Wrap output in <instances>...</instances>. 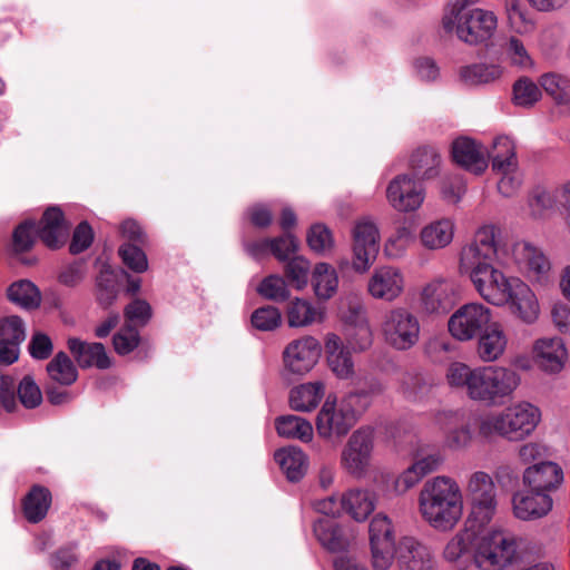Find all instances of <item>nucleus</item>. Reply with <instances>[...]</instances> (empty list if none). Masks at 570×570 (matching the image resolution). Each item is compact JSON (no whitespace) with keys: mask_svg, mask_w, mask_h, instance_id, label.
Listing matches in <instances>:
<instances>
[{"mask_svg":"<svg viewBox=\"0 0 570 570\" xmlns=\"http://www.w3.org/2000/svg\"><path fill=\"white\" fill-rule=\"evenodd\" d=\"M311 264L303 256H295L285 265V275L291 284L298 291L303 289L308 282Z\"/></svg>","mask_w":570,"mask_h":570,"instance_id":"5fc2aeb1","label":"nucleus"},{"mask_svg":"<svg viewBox=\"0 0 570 570\" xmlns=\"http://www.w3.org/2000/svg\"><path fill=\"white\" fill-rule=\"evenodd\" d=\"M414 242L415 234L413 228L405 223L401 224L386 239L384 244V254L386 257L392 259L401 258Z\"/></svg>","mask_w":570,"mask_h":570,"instance_id":"de8ad7c7","label":"nucleus"},{"mask_svg":"<svg viewBox=\"0 0 570 570\" xmlns=\"http://www.w3.org/2000/svg\"><path fill=\"white\" fill-rule=\"evenodd\" d=\"M535 364L548 373H559L568 360L564 343L559 337H544L534 342L532 347Z\"/></svg>","mask_w":570,"mask_h":570,"instance_id":"5701e85b","label":"nucleus"},{"mask_svg":"<svg viewBox=\"0 0 570 570\" xmlns=\"http://www.w3.org/2000/svg\"><path fill=\"white\" fill-rule=\"evenodd\" d=\"M514 257L531 281L544 283L548 279L551 265L539 248L527 242L519 243L514 247Z\"/></svg>","mask_w":570,"mask_h":570,"instance_id":"c756f323","label":"nucleus"},{"mask_svg":"<svg viewBox=\"0 0 570 570\" xmlns=\"http://www.w3.org/2000/svg\"><path fill=\"white\" fill-rule=\"evenodd\" d=\"M119 255L126 266L136 273H144L148 268L145 253L137 246L125 244L119 248Z\"/></svg>","mask_w":570,"mask_h":570,"instance_id":"0e129e2a","label":"nucleus"},{"mask_svg":"<svg viewBox=\"0 0 570 570\" xmlns=\"http://www.w3.org/2000/svg\"><path fill=\"white\" fill-rule=\"evenodd\" d=\"M47 373L53 382L60 385H71L78 377L77 367L65 352L57 353L47 364Z\"/></svg>","mask_w":570,"mask_h":570,"instance_id":"49530a36","label":"nucleus"},{"mask_svg":"<svg viewBox=\"0 0 570 570\" xmlns=\"http://www.w3.org/2000/svg\"><path fill=\"white\" fill-rule=\"evenodd\" d=\"M541 97L540 87L528 77L519 78L512 86V102L518 107L531 108Z\"/></svg>","mask_w":570,"mask_h":570,"instance_id":"8fccbe9b","label":"nucleus"},{"mask_svg":"<svg viewBox=\"0 0 570 570\" xmlns=\"http://www.w3.org/2000/svg\"><path fill=\"white\" fill-rule=\"evenodd\" d=\"M118 288L112 273L102 272L97 279V301L102 308L110 307L117 299Z\"/></svg>","mask_w":570,"mask_h":570,"instance_id":"052dcab7","label":"nucleus"},{"mask_svg":"<svg viewBox=\"0 0 570 570\" xmlns=\"http://www.w3.org/2000/svg\"><path fill=\"white\" fill-rule=\"evenodd\" d=\"M504 69L498 63L476 62L459 68V79L465 86L488 85L499 80Z\"/></svg>","mask_w":570,"mask_h":570,"instance_id":"c9c22d12","label":"nucleus"},{"mask_svg":"<svg viewBox=\"0 0 570 570\" xmlns=\"http://www.w3.org/2000/svg\"><path fill=\"white\" fill-rule=\"evenodd\" d=\"M52 497L49 489L36 484L23 500V514L31 523L43 520L50 509Z\"/></svg>","mask_w":570,"mask_h":570,"instance_id":"4c0bfd02","label":"nucleus"},{"mask_svg":"<svg viewBox=\"0 0 570 570\" xmlns=\"http://www.w3.org/2000/svg\"><path fill=\"white\" fill-rule=\"evenodd\" d=\"M374 430L361 426L347 439L340 455L341 468L354 478H363L370 470L374 451Z\"/></svg>","mask_w":570,"mask_h":570,"instance_id":"9d476101","label":"nucleus"},{"mask_svg":"<svg viewBox=\"0 0 570 570\" xmlns=\"http://www.w3.org/2000/svg\"><path fill=\"white\" fill-rule=\"evenodd\" d=\"M553 507L550 494L537 491H519L512 497L514 515L520 520H534L547 515Z\"/></svg>","mask_w":570,"mask_h":570,"instance_id":"bb28decb","label":"nucleus"},{"mask_svg":"<svg viewBox=\"0 0 570 570\" xmlns=\"http://www.w3.org/2000/svg\"><path fill=\"white\" fill-rule=\"evenodd\" d=\"M26 338V328L19 316L11 315L0 318V341L21 344Z\"/></svg>","mask_w":570,"mask_h":570,"instance_id":"6e6d98bb","label":"nucleus"},{"mask_svg":"<svg viewBox=\"0 0 570 570\" xmlns=\"http://www.w3.org/2000/svg\"><path fill=\"white\" fill-rule=\"evenodd\" d=\"M381 335L386 345L396 351H407L420 340L419 318L405 307H394L383 317Z\"/></svg>","mask_w":570,"mask_h":570,"instance_id":"1a4fd4ad","label":"nucleus"},{"mask_svg":"<svg viewBox=\"0 0 570 570\" xmlns=\"http://www.w3.org/2000/svg\"><path fill=\"white\" fill-rule=\"evenodd\" d=\"M441 155L434 148L424 146L415 149L410 157V168L421 180H430L439 176Z\"/></svg>","mask_w":570,"mask_h":570,"instance_id":"473e14b6","label":"nucleus"},{"mask_svg":"<svg viewBox=\"0 0 570 570\" xmlns=\"http://www.w3.org/2000/svg\"><path fill=\"white\" fill-rule=\"evenodd\" d=\"M324 350L330 370L340 380L352 379L355 374V364L351 348L335 333H327L324 338Z\"/></svg>","mask_w":570,"mask_h":570,"instance_id":"4be33fe9","label":"nucleus"},{"mask_svg":"<svg viewBox=\"0 0 570 570\" xmlns=\"http://www.w3.org/2000/svg\"><path fill=\"white\" fill-rule=\"evenodd\" d=\"M286 316L289 327L299 328L321 323L324 320V312L311 302L296 297L289 302Z\"/></svg>","mask_w":570,"mask_h":570,"instance_id":"e433bc0d","label":"nucleus"},{"mask_svg":"<svg viewBox=\"0 0 570 570\" xmlns=\"http://www.w3.org/2000/svg\"><path fill=\"white\" fill-rule=\"evenodd\" d=\"M67 345L76 362L82 368L95 366L106 370L111 366V361L101 343H87L77 337H70Z\"/></svg>","mask_w":570,"mask_h":570,"instance_id":"7c9ffc66","label":"nucleus"},{"mask_svg":"<svg viewBox=\"0 0 570 570\" xmlns=\"http://www.w3.org/2000/svg\"><path fill=\"white\" fill-rule=\"evenodd\" d=\"M510 313L525 325L534 324L540 316V305L534 292L521 279L512 278L504 305Z\"/></svg>","mask_w":570,"mask_h":570,"instance_id":"6ab92c4d","label":"nucleus"},{"mask_svg":"<svg viewBox=\"0 0 570 570\" xmlns=\"http://www.w3.org/2000/svg\"><path fill=\"white\" fill-rule=\"evenodd\" d=\"M322 346L317 338L305 335L289 342L283 351L285 371L294 375H304L317 364Z\"/></svg>","mask_w":570,"mask_h":570,"instance_id":"2eb2a0df","label":"nucleus"},{"mask_svg":"<svg viewBox=\"0 0 570 570\" xmlns=\"http://www.w3.org/2000/svg\"><path fill=\"white\" fill-rule=\"evenodd\" d=\"M445 381L450 387L464 393L472 401L498 404L512 395L520 384V376L505 366L471 367L462 362H453L446 368Z\"/></svg>","mask_w":570,"mask_h":570,"instance_id":"f03ea898","label":"nucleus"},{"mask_svg":"<svg viewBox=\"0 0 570 570\" xmlns=\"http://www.w3.org/2000/svg\"><path fill=\"white\" fill-rule=\"evenodd\" d=\"M125 324L132 327H144L153 316V309L148 302L137 298L124 309Z\"/></svg>","mask_w":570,"mask_h":570,"instance_id":"864d4df0","label":"nucleus"},{"mask_svg":"<svg viewBox=\"0 0 570 570\" xmlns=\"http://www.w3.org/2000/svg\"><path fill=\"white\" fill-rule=\"evenodd\" d=\"M70 225L57 206L47 208L38 224L37 234L50 248L61 247L69 236Z\"/></svg>","mask_w":570,"mask_h":570,"instance_id":"393cba45","label":"nucleus"},{"mask_svg":"<svg viewBox=\"0 0 570 570\" xmlns=\"http://www.w3.org/2000/svg\"><path fill=\"white\" fill-rule=\"evenodd\" d=\"M463 494L451 476L436 475L423 484L419 493L422 519L438 531L453 530L463 515Z\"/></svg>","mask_w":570,"mask_h":570,"instance_id":"7ed1b4c3","label":"nucleus"},{"mask_svg":"<svg viewBox=\"0 0 570 570\" xmlns=\"http://www.w3.org/2000/svg\"><path fill=\"white\" fill-rule=\"evenodd\" d=\"M507 255L493 226L481 227L460 255V272L469 275L481 297L497 306L504 305L512 278L505 277L493 264H505Z\"/></svg>","mask_w":570,"mask_h":570,"instance_id":"f257e3e1","label":"nucleus"},{"mask_svg":"<svg viewBox=\"0 0 570 570\" xmlns=\"http://www.w3.org/2000/svg\"><path fill=\"white\" fill-rule=\"evenodd\" d=\"M522 480L528 489L551 495L562 484L563 471L559 464L546 461L527 468Z\"/></svg>","mask_w":570,"mask_h":570,"instance_id":"412c9836","label":"nucleus"},{"mask_svg":"<svg viewBox=\"0 0 570 570\" xmlns=\"http://www.w3.org/2000/svg\"><path fill=\"white\" fill-rule=\"evenodd\" d=\"M478 337L476 355L482 362H495L505 353L509 338L502 323L492 321Z\"/></svg>","mask_w":570,"mask_h":570,"instance_id":"c85d7f7f","label":"nucleus"},{"mask_svg":"<svg viewBox=\"0 0 570 570\" xmlns=\"http://www.w3.org/2000/svg\"><path fill=\"white\" fill-rule=\"evenodd\" d=\"M312 278L315 295L320 299H328L336 293L338 277L335 269L330 264H316L313 269Z\"/></svg>","mask_w":570,"mask_h":570,"instance_id":"37998d69","label":"nucleus"},{"mask_svg":"<svg viewBox=\"0 0 570 570\" xmlns=\"http://www.w3.org/2000/svg\"><path fill=\"white\" fill-rule=\"evenodd\" d=\"M529 206L534 216H541L548 210L560 209L558 186L553 189L537 187L529 198Z\"/></svg>","mask_w":570,"mask_h":570,"instance_id":"3c124183","label":"nucleus"},{"mask_svg":"<svg viewBox=\"0 0 570 570\" xmlns=\"http://www.w3.org/2000/svg\"><path fill=\"white\" fill-rule=\"evenodd\" d=\"M442 27L462 42L476 46L485 43L495 35L498 17L492 10L474 7L468 0H455L446 9Z\"/></svg>","mask_w":570,"mask_h":570,"instance_id":"20e7f679","label":"nucleus"},{"mask_svg":"<svg viewBox=\"0 0 570 570\" xmlns=\"http://www.w3.org/2000/svg\"><path fill=\"white\" fill-rule=\"evenodd\" d=\"M275 460L291 481H298L306 472L307 458L297 448L289 446L278 450L275 453Z\"/></svg>","mask_w":570,"mask_h":570,"instance_id":"ea45409f","label":"nucleus"},{"mask_svg":"<svg viewBox=\"0 0 570 570\" xmlns=\"http://www.w3.org/2000/svg\"><path fill=\"white\" fill-rule=\"evenodd\" d=\"M314 533L323 547L331 551H342L348 546L343 529L331 520H318L314 524Z\"/></svg>","mask_w":570,"mask_h":570,"instance_id":"79ce46f5","label":"nucleus"},{"mask_svg":"<svg viewBox=\"0 0 570 570\" xmlns=\"http://www.w3.org/2000/svg\"><path fill=\"white\" fill-rule=\"evenodd\" d=\"M541 420L540 410L528 402H518L479 419V435H499L509 441H522L533 433Z\"/></svg>","mask_w":570,"mask_h":570,"instance_id":"39448f33","label":"nucleus"},{"mask_svg":"<svg viewBox=\"0 0 570 570\" xmlns=\"http://www.w3.org/2000/svg\"><path fill=\"white\" fill-rule=\"evenodd\" d=\"M459 415L453 411H440L435 414L434 423L440 430H444L443 446L450 451L465 450L473 439V432L469 424H460Z\"/></svg>","mask_w":570,"mask_h":570,"instance_id":"b1692460","label":"nucleus"},{"mask_svg":"<svg viewBox=\"0 0 570 570\" xmlns=\"http://www.w3.org/2000/svg\"><path fill=\"white\" fill-rule=\"evenodd\" d=\"M399 570H435L436 561L431 549L413 537H404L396 549Z\"/></svg>","mask_w":570,"mask_h":570,"instance_id":"aec40b11","label":"nucleus"},{"mask_svg":"<svg viewBox=\"0 0 570 570\" xmlns=\"http://www.w3.org/2000/svg\"><path fill=\"white\" fill-rule=\"evenodd\" d=\"M405 277L402 271L392 265H382L372 272L366 282L367 294L377 301L392 303L403 294Z\"/></svg>","mask_w":570,"mask_h":570,"instance_id":"f3484780","label":"nucleus"},{"mask_svg":"<svg viewBox=\"0 0 570 570\" xmlns=\"http://www.w3.org/2000/svg\"><path fill=\"white\" fill-rule=\"evenodd\" d=\"M466 494L471 501V514L481 525L491 522L497 513V487L492 476L483 471H475L468 478Z\"/></svg>","mask_w":570,"mask_h":570,"instance_id":"9b49d317","label":"nucleus"},{"mask_svg":"<svg viewBox=\"0 0 570 570\" xmlns=\"http://www.w3.org/2000/svg\"><path fill=\"white\" fill-rule=\"evenodd\" d=\"M492 169L499 174L511 173L518 169L515 148L508 137H499L493 144Z\"/></svg>","mask_w":570,"mask_h":570,"instance_id":"a18cd8bd","label":"nucleus"},{"mask_svg":"<svg viewBox=\"0 0 570 570\" xmlns=\"http://www.w3.org/2000/svg\"><path fill=\"white\" fill-rule=\"evenodd\" d=\"M459 299L460 286L450 278H434L421 292L422 308L429 314H446Z\"/></svg>","mask_w":570,"mask_h":570,"instance_id":"dca6fc26","label":"nucleus"},{"mask_svg":"<svg viewBox=\"0 0 570 570\" xmlns=\"http://www.w3.org/2000/svg\"><path fill=\"white\" fill-rule=\"evenodd\" d=\"M452 157L459 166L475 175L488 168L487 150L468 137H459L452 142Z\"/></svg>","mask_w":570,"mask_h":570,"instance_id":"cd10ccee","label":"nucleus"},{"mask_svg":"<svg viewBox=\"0 0 570 570\" xmlns=\"http://www.w3.org/2000/svg\"><path fill=\"white\" fill-rule=\"evenodd\" d=\"M307 244L315 253L330 252L334 247L332 232L323 224H315L307 233Z\"/></svg>","mask_w":570,"mask_h":570,"instance_id":"4d7b16f0","label":"nucleus"},{"mask_svg":"<svg viewBox=\"0 0 570 570\" xmlns=\"http://www.w3.org/2000/svg\"><path fill=\"white\" fill-rule=\"evenodd\" d=\"M425 195V188L409 174L396 175L385 189L387 204L401 214L417 212L424 204Z\"/></svg>","mask_w":570,"mask_h":570,"instance_id":"ddd939ff","label":"nucleus"},{"mask_svg":"<svg viewBox=\"0 0 570 570\" xmlns=\"http://www.w3.org/2000/svg\"><path fill=\"white\" fill-rule=\"evenodd\" d=\"M521 560L520 540L503 529H490L475 538L473 562L480 570H507Z\"/></svg>","mask_w":570,"mask_h":570,"instance_id":"0eeeda50","label":"nucleus"},{"mask_svg":"<svg viewBox=\"0 0 570 570\" xmlns=\"http://www.w3.org/2000/svg\"><path fill=\"white\" fill-rule=\"evenodd\" d=\"M297 239L289 233L269 238V252L279 261L285 262L297 250Z\"/></svg>","mask_w":570,"mask_h":570,"instance_id":"69168bd1","label":"nucleus"},{"mask_svg":"<svg viewBox=\"0 0 570 570\" xmlns=\"http://www.w3.org/2000/svg\"><path fill=\"white\" fill-rule=\"evenodd\" d=\"M35 229L36 224L31 220H26L16 227L12 235V248L14 253H26L33 247L36 242Z\"/></svg>","mask_w":570,"mask_h":570,"instance_id":"680f3d73","label":"nucleus"},{"mask_svg":"<svg viewBox=\"0 0 570 570\" xmlns=\"http://www.w3.org/2000/svg\"><path fill=\"white\" fill-rule=\"evenodd\" d=\"M500 53L502 61L518 70H528L534 66L527 46L517 36H510L501 43Z\"/></svg>","mask_w":570,"mask_h":570,"instance_id":"58836bf2","label":"nucleus"},{"mask_svg":"<svg viewBox=\"0 0 570 570\" xmlns=\"http://www.w3.org/2000/svg\"><path fill=\"white\" fill-rule=\"evenodd\" d=\"M466 191L464 179L459 175L445 176L440 183V194L444 202L455 205Z\"/></svg>","mask_w":570,"mask_h":570,"instance_id":"13d9d810","label":"nucleus"},{"mask_svg":"<svg viewBox=\"0 0 570 570\" xmlns=\"http://www.w3.org/2000/svg\"><path fill=\"white\" fill-rule=\"evenodd\" d=\"M324 382H307L292 389L289 393V405L294 411L311 412L316 409L321 400L324 397Z\"/></svg>","mask_w":570,"mask_h":570,"instance_id":"f704fd0d","label":"nucleus"},{"mask_svg":"<svg viewBox=\"0 0 570 570\" xmlns=\"http://www.w3.org/2000/svg\"><path fill=\"white\" fill-rule=\"evenodd\" d=\"M139 343L140 336L138 328H135L131 325L124 324L121 330L112 337L114 348L119 355H127L131 353L138 347Z\"/></svg>","mask_w":570,"mask_h":570,"instance_id":"bf43d9fd","label":"nucleus"},{"mask_svg":"<svg viewBox=\"0 0 570 570\" xmlns=\"http://www.w3.org/2000/svg\"><path fill=\"white\" fill-rule=\"evenodd\" d=\"M368 533L374 570L390 569L396 552L392 520L377 513L370 522Z\"/></svg>","mask_w":570,"mask_h":570,"instance_id":"4468645a","label":"nucleus"},{"mask_svg":"<svg viewBox=\"0 0 570 570\" xmlns=\"http://www.w3.org/2000/svg\"><path fill=\"white\" fill-rule=\"evenodd\" d=\"M364 392H350L341 400L328 395L317 413L315 426L320 438L340 441L356 424L366 405H361Z\"/></svg>","mask_w":570,"mask_h":570,"instance_id":"423d86ee","label":"nucleus"},{"mask_svg":"<svg viewBox=\"0 0 570 570\" xmlns=\"http://www.w3.org/2000/svg\"><path fill=\"white\" fill-rule=\"evenodd\" d=\"M257 293L274 302H284L288 299L291 295L285 279L279 275L265 277L258 285Z\"/></svg>","mask_w":570,"mask_h":570,"instance_id":"603ef678","label":"nucleus"},{"mask_svg":"<svg viewBox=\"0 0 570 570\" xmlns=\"http://www.w3.org/2000/svg\"><path fill=\"white\" fill-rule=\"evenodd\" d=\"M344 322L348 325L345 340L348 346L355 353L367 351L373 344V332L362 306L350 311V314L343 315Z\"/></svg>","mask_w":570,"mask_h":570,"instance_id":"a878e982","label":"nucleus"},{"mask_svg":"<svg viewBox=\"0 0 570 570\" xmlns=\"http://www.w3.org/2000/svg\"><path fill=\"white\" fill-rule=\"evenodd\" d=\"M7 296L10 302L26 309L37 308L41 303L39 289L27 279L12 283L7 289Z\"/></svg>","mask_w":570,"mask_h":570,"instance_id":"c03bdc74","label":"nucleus"},{"mask_svg":"<svg viewBox=\"0 0 570 570\" xmlns=\"http://www.w3.org/2000/svg\"><path fill=\"white\" fill-rule=\"evenodd\" d=\"M342 509L355 521H364L375 509V495L363 489H351L341 498Z\"/></svg>","mask_w":570,"mask_h":570,"instance_id":"72a5a7b5","label":"nucleus"},{"mask_svg":"<svg viewBox=\"0 0 570 570\" xmlns=\"http://www.w3.org/2000/svg\"><path fill=\"white\" fill-rule=\"evenodd\" d=\"M16 392L20 403L27 409H35L42 401V393L31 376H24L17 386L13 377L1 375L0 402L7 412H13L17 409Z\"/></svg>","mask_w":570,"mask_h":570,"instance_id":"a211bd4d","label":"nucleus"},{"mask_svg":"<svg viewBox=\"0 0 570 570\" xmlns=\"http://www.w3.org/2000/svg\"><path fill=\"white\" fill-rule=\"evenodd\" d=\"M351 266L357 274H365L375 263L381 243L377 223L368 216L354 222L351 230Z\"/></svg>","mask_w":570,"mask_h":570,"instance_id":"6e6552de","label":"nucleus"},{"mask_svg":"<svg viewBox=\"0 0 570 570\" xmlns=\"http://www.w3.org/2000/svg\"><path fill=\"white\" fill-rule=\"evenodd\" d=\"M424 476L412 463L407 469L401 472L393 482V490L397 494H403L415 487Z\"/></svg>","mask_w":570,"mask_h":570,"instance_id":"774afa93","label":"nucleus"},{"mask_svg":"<svg viewBox=\"0 0 570 570\" xmlns=\"http://www.w3.org/2000/svg\"><path fill=\"white\" fill-rule=\"evenodd\" d=\"M252 324L259 331H273L281 325L282 315L277 307H259L252 314Z\"/></svg>","mask_w":570,"mask_h":570,"instance_id":"e2e57ef3","label":"nucleus"},{"mask_svg":"<svg viewBox=\"0 0 570 570\" xmlns=\"http://www.w3.org/2000/svg\"><path fill=\"white\" fill-rule=\"evenodd\" d=\"M539 83L556 104H570V78L567 76L557 72H548L540 77Z\"/></svg>","mask_w":570,"mask_h":570,"instance_id":"09e8293b","label":"nucleus"},{"mask_svg":"<svg viewBox=\"0 0 570 570\" xmlns=\"http://www.w3.org/2000/svg\"><path fill=\"white\" fill-rule=\"evenodd\" d=\"M492 323V311L481 303H466L449 318V332L460 342L478 337Z\"/></svg>","mask_w":570,"mask_h":570,"instance_id":"f8f14e48","label":"nucleus"},{"mask_svg":"<svg viewBox=\"0 0 570 570\" xmlns=\"http://www.w3.org/2000/svg\"><path fill=\"white\" fill-rule=\"evenodd\" d=\"M454 230V220L449 217H442L424 225L420 230L419 239L425 249L439 250L451 244Z\"/></svg>","mask_w":570,"mask_h":570,"instance_id":"2f4dec72","label":"nucleus"},{"mask_svg":"<svg viewBox=\"0 0 570 570\" xmlns=\"http://www.w3.org/2000/svg\"><path fill=\"white\" fill-rule=\"evenodd\" d=\"M470 544V534L466 531L456 533L445 546L444 558L450 562H456L466 553Z\"/></svg>","mask_w":570,"mask_h":570,"instance_id":"338daca9","label":"nucleus"},{"mask_svg":"<svg viewBox=\"0 0 570 570\" xmlns=\"http://www.w3.org/2000/svg\"><path fill=\"white\" fill-rule=\"evenodd\" d=\"M278 435L308 442L313 438V426L304 417L297 415L279 416L275 421Z\"/></svg>","mask_w":570,"mask_h":570,"instance_id":"a19ab883","label":"nucleus"}]
</instances>
